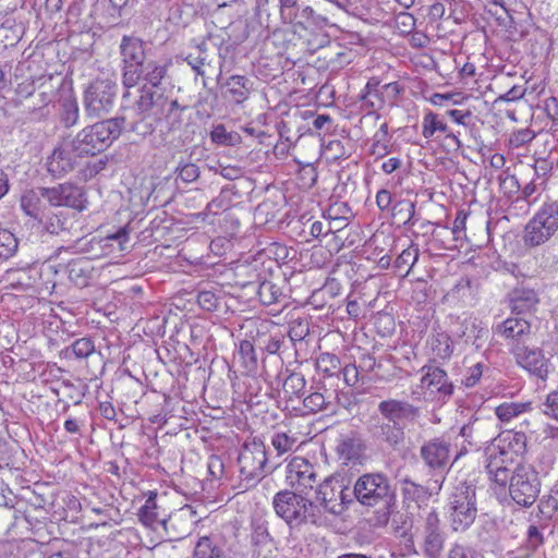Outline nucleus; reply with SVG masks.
<instances>
[{
	"instance_id": "1",
	"label": "nucleus",
	"mask_w": 558,
	"mask_h": 558,
	"mask_svg": "<svg viewBox=\"0 0 558 558\" xmlns=\"http://www.w3.org/2000/svg\"><path fill=\"white\" fill-rule=\"evenodd\" d=\"M353 495L365 507H378L380 524H386L395 506L396 493L389 478L381 472L365 473L360 476L353 488Z\"/></svg>"
},
{
	"instance_id": "2",
	"label": "nucleus",
	"mask_w": 558,
	"mask_h": 558,
	"mask_svg": "<svg viewBox=\"0 0 558 558\" xmlns=\"http://www.w3.org/2000/svg\"><path fill=\"white\" fill-rule=\"evenodd\" d=\"M126 128L125 117L119 116L82 129L72 140V147L81 157L95 156L106 150Z\"/></svg>"
},
{
	"instance_id": "3",
	"label": "nucleus",
	"mask_w": 558,
	"mask_h": 558,
	"mask_svg": "<svg viewBox=\"0 0 558 558\" xmlns=\"http://www.w3.org/2000/svg\"><path fill=\"white\" fill-rule=\"evenodd\" d=\"M302 493L283 490L274 497L276 513L282 518L290 527H300L303 523L317 524L322 519V509L318 505L301 496Z\"/></svg>"
},
{
	"instance_id": "4",
	"label": "nucleus",
	"mask_w": 558,
	"mask_h": 558,
	"mask_svg": "<svg viewBox=\"0 0 558 558\" xmlns=\"http://www.w3.org/2000/svg\"><path fill=\"white\" fill-rule=\"evenodd\" d=\"M450 527L456 533L466 532L477 517L475 487L465 482L457 485L449 497Z\"/></svg>"
},
{
	"instance_id": "5",
	"label": "nucleus",
	"mask_w": 558,
	"mask_h": 558,
	"mask_svg": "<svg viewBox=\"0 0 558 558\" xmlns=\"http://www.w3.org/2000/svg\"><path fill=\"white\" fill-rule=\"evenodd\" d=\"M118 84L111 77H96L87 84L83 93L84 112L89 119L108 114L116 101Z\"/></svg>"
},
{
	"instance_id": "6",
	"label": "nucleus",
	"mask_w": 558,
	"mask_h": 558,
	"mask_svg": "<svg viewBox=\"0 0 558 558\" xmlns=\"http://www.w3.org/2000/svg\"><path fill=\"white\" fill-rule=\"evenodd\" d=\"M558 230V202L545 203L526 223L523 241L529 247L546 243Z\"/></svg>"
},
{
	"instance_id": "7",
	"label": "nucleus",
	"mask_w": 558,
	"mask_h": 558,
	"mask_svg": "<svg viewBox=\"0 0 558 558\" xmlns=\"http://www.w3.org/2000/svg\"><path fill=\"white\" fill-rule=\"evenodd\" d=\"M507 485L512 500L522 507L532 506L541 492L538 474L529 464L517 465L509 475Z\"/></svg>"
},
{
	"instance_id": "8",
	"label": "nucleus",
	"mask_w": 558,
	"mask_h": 558,
	"mask_svg": "<svg viewBox=\"0 0 558 558\" xmlns=\"http://www.w3.org/2000/svg\"><path fill=\"white\" fill-rule=\"evenodd\" d=\"M240 473L243 480L257 481L272 471L268 465L266 446L260 439L254 438L245 442L238 458Z\"/></svg>"
},
{
	"instance_id": "9",
	"label": "nucleus",
	"mask_w": 558,
	"mask_h": 558,
	"mask_svg": "<svg viewBox=\"0 0 558 558\" xmlns=\"http://www.w3.org/2000/svg\"><path fill=\"white\" fill-rule=\"evenodd\" d=\"M420 547L425 558H441L447 541V533L441 524L438 512L432 509L422 518Z\"/></svg>"
},
{
	"instance_id": "10",
	"label": "nucleus",
	"mask_w": 558,
	"mask_h": 558,
	"mask_svg": "<svg viewBox=\"0 0 558 558\" xmlns=\"http://www.w3.org/2000/svg\"><path fill=\"white\" fill-rule=\"evenodd\" d=\"M420 456L429 470L439 474L447 472L453 464L451 437L442 435L427 440L421 446Z\"/></svg>"
},
{
	"instance_id": "11",
	"label": "nucleus",
	"mask_w": 558,
	"mask_h": 558,
	"mask_svg": "<svg viewBox=\"0 0 558 558\" xmlns=\"http://www.w3.org/2000/svg\"><path fill=\"white\" fill-rule=\"evenodd\" d=\"M44 199L52 207H69L77 211L87 209L88 201L84 187L64 182L51 187H41Z\"/></svg>"
},
{
	"instance_id": "12",
	"label": "nucleus",
	"mask_w": 558,
	"mask_h": 558,
	"mask_svg": "<svg viewBox=\"0 0 558 558\" xmlns=\"http://www.w3.org/2000/svg\"><path fill=\"white\" fill-rule=\"evenodd\" d=\"M146 43L138 37L123 36L120 43L122 61V85L125 81L137 77L136 71L148 60Z\"/></svg>"
},
{
	"instance_id": "13",
	"label": "nucleus",
	"mask_w": 558,
	"mask_h": 558,
	"mask_svg": "<svg viewBox=\"0 0 558 558\" xmlns=\"http://www.w3.org/2000/svg\"><path fill=\"white\" fill-rule=\"evenodd\" d=\"M351 495L349 489L343 485L342 480L337 477H328L317 489V500L319 508L332 514H340L344 509V504L349 502Z\"/></svg>"
},
{
	"instance_id": "14",
	"label": "nucleus",
	"mask_w": 558,
	"mask_h": 558,
	"mask_svg": "<svg viewBox=\"0 0 558 558\" xmlns=\"http://www.w3.org/2000/svg\"><path fill=\"white\" fill-rule=\"evenodd\" d=\"M511 353L519 366L542 380L547 379L549 360L545 357L539 348L518 342L512 347Z\"/></svg>"
},
{
	"instance_id": "15",
	"label": "nucleus",
	"mask_w": 558,
	"mask_h": 558,
	"mask_svg": "<svg viewBox=\"0 0 558 558\" xmlns=\"http://www.w3.org/2000/svg\"><path fill=\"white\" fill-rule=\"evenodd\" d=\"M421 388L437 400L445 401L453 395L454 386L449 380L447 373L437 366H423Z\"/></svg>"
},
{
	"instance_id": "16",
	"label": "nucleus",
	"mask_w": 558,
	"mask_h": 558,
	"mask_svg": "<svg viewBox=\"0 0 558 558\" xmlns=\"http://www.w3.org/2000/svg\"><path fill=\"white\" fill-rule=\"evenodd\" d=\"M81 158V155L72 147L71 141L63 142L47 158V171L53 178H63L78 166Z\"/></svg>"
},
{
	"instance_id": "17",
	"label": "nucleus",
	"mask_w": 558,
	"mask_h": 558,
	"mask_svg": "<svg viewBox=\"0 0 558 558\" xmlns=\"http://www.w3.org/2000/svg\"><path fill=\"white\" fill-rule=\"evenodd\" d=\"M286 473L287 483L299 493H306L317 482L314 465L302 457L292 458Z\"/></svg>"
},
{
	"instance_id": "18",
	"label": "nucleus",
	"mask_w": 558,
	"mask_h": 558,
	"mask_svg": "<svg viewBox=\"0 0 558 558\" xmlns=\"http://www.w3.org/2000/svg\"><path fill=\"white\" fill-rule=\"evenodd\" d=\"M378 412L387 422L405 427L407 423L415 422L420 416V408L405 400L387 399L378 404Z\"/></svg>"
},
{
	"instance_id": "19",
	"label": "nucleus",
	"mask_w": 558,
	"mask_h": 558,
	"mask_svg": "<svg viewBox=\"0 0 558 558\" xmlns=\"http://www.w3.org/2000/svg\"><path fill=\"white\" fill-rule=\"evenodd\" d=\"M500 450L493 442L486 448V471L489 478L501 487H506L509 475L512 473L514 460Z\"/></svg>"
},
{
	"instance_id": "20",
	"label": "nucleus",
	"mask_w": 558,
	"mask_h": 558,
	"mask_svg": "<svg viewBox=\"0 0 558 558\" xmlns=\"http://www.w3.org/2000/svg\"><path fill=\"white\" fill-rule=\"evenodd\" d=\"M169 65L170 61L148 59L144 62L143 66L136 71L138 74L137 77L133 81H125L123 87L129 89L143 81L144 85H147L150 88H159L162 81L168 75Z\"/></svg>"
},
{
	"instance_id": "21",
	"label": "nucleus",
	"mask_w": 558,
	"mask_h": 558,
	"mask_svg": "<svg viewBox=\"0 0 558 558\" xmlns=\"http://www.w3.org/2000/svg\"><path fill=\"white\" fill-rule=\"evenodd\" d=\"M192 508L186 506L182 508L179 513L170 515L168 520L160 519L157 512L156 500L155 498L149 497L141 507L138 511V519L144 525L150 529H156L158 524H161L166 530H168L169 526H174V523L186 518H192Z\"/></svg>"
},
{
	"instance_id": "22",
	"label": "nucleus",
	"mask_w": 558,
	"mask_h": 558,
	"mask_svg": "<svg viewBox=\"0 0 558 558\" xmlns=\"http://www.w3.org/2000/svg\"><path fill=\"white\" fill-rule=\"evenodd\" d=\"M437 133L445 134L446 141L452 144L456 148H460L462 146L461 141L458 135L451 132L439 114L427 111L422 120V135L426 140L434 138Z\"/></svg>"
},
{
	"instance_id": "23",
	"label": "nucleus",
	"mask_w": 558,
	"mask_h": 558,
	"mask_svg": "<svg viewBox=\"0 0 558 558\" xmlns=\"http://www.w3.org/2000/svg\"><path fill=\"white\" fill-rule=\"evenodd\" d=\"M498 332L509 340L510 350L518 343H527L531 338V324L525 318L510 317L498 326Z\"/></svg>"
},
{
	"instance_id": "24",
	"label": "nucleus",
	"mask_w": 558,
	"mask_h": 558,
	"mask_svg": "<svg viewBox=\"0 0 558 558\" xmlns=\"http://www.w3.org/2000/svg\"><path fill=\"white\" fill-rule=\"evenodd\" d=\"M222 87L226 88V98L235 105H242L253 92V82L245 75L234 74L225 81Z\"/></svg>"
},
{
	"instance_id": "25",
	"label": "nucleus",
	"mask_w": 558,
	"mask_h": 558,
	"mask_svg": "<svg viewBox=\"0 0 558 558\" xmlns=\"http://www.w3.org/2000/svg\"><path fill=\"white\" fill-rule=\"evenodd\" d=\"M512 313L518 315L533 312L538 303V298L533 289L517 287L509 294Z\"/></svg>"
},
{
	"instance_id": "26",
	"label": "nucleus",
	"mask_w": 558,
	"mask_h": 558,
	"mask_svg": "<svg viewBox=\"0 0 558 558\" xmlns=\"http://www.w3.org/2000/svg\"><path fill=\"white\" fill-rule=\"evenodd\" d=\"M444 480V476L436 477L425 487L409 478H403L401 482V490L403 496L408 499L415 501L424 500L432 496V494H437L441 489Z\"/></svg>"
},
{
	"instance_id": "27",
	"label": "nucleus",
	"mask_w": 558,
	"mask_h": 558,
	"mask_svg": "<svg viewBox=\"0 0 558 558\" xmlns=\"http://www.w3.org/2000/svg\"><path fill=\"white\" fill-rule=\"evenodd\" d=\"M492 442L502 450L504 456L508 454L514 460L525 451L526 436L523 433L506 432L498 435Z\"/></svg>"
},
{
	"instance_id": "28",
	"label": "nucleus",
	"mask_w": 558,
	"mask_h": 558,
	"mask_svg": "<svg viewBox=\"0 0 558 558\" xmlns=\"http://www.w3.org/2000/svg\"><path fill=\"white\" fill-rule=\"evenodd\" d=\"M36 221V229L41 233L57 235L66 230V217L63 213H56L50 207L41 213Z\"/></svg>"
},
{
	"instance_id": "29",
	"label": "nucleus",
	"mask_w": 558,
	"mask_h": 558,
	"mask_svg": "<svg viewBox=\"0 0 558 558\" xmlns=\"http://www.w3.org/2000/svg\"><path fill=\"white\" fill-rule=\"evenodd\" d=\"M303 409L304 414L324 412L327 415H332L338 412V403L331 396H325L322 392L315 391L303 399Z\"/></svg>"
},
{
	"instance_id": "30",
	"label": "nucleus",
	"mask_w": 558,
	"mask_h": 558,
	"mask_svg": "<svg viewBox=\"0 0 558 558\" xmlns=\"http://www.w3.org/2000/svg\"><path fill=\"white\" fill-rule=\"evenodd\" d=\"M68 277L77 287H86L92 279L93 266L87 257L72 259L68 266Z\"/></svg>"
},
{
	"instance_id": "31",
	"label": "nucleus",
	"mask_w": 558,
	"mask_h": 558,
	"mask_svg": "<svg viewBox=\"0 0 558 558\" xmlns=\"http://www.w3.org/2000/svg\"><path fill=\"white\" fill-rule=\"evenodd\" d=\"M160 99L161 95L154 90V88L143 85L140 89V97L134 104V111L138 117V121H144L148 118Z\"/></svg>"
},
{
	"instance_id": "32",
	"label": "nucleus",
	"mask_w": 558,
	"mask_h": 558,
	"mask_svg": "<svg viewBox=\"0 0 558 558\" xmlns=\"http://www.w3.org/2000/svg\"><path fill=\"white\" fill-rule=\"evenodd\" d=\"M364 449L365 446L362 439L355 435L342 437L336 448L340 459L347 462L359 460L362 457Z\"/></svg>"
},
{
	"instance_id": "33",
	"label": "nucleus",
	"mask_w": 558,
	"mask_h": 558,
	"mask_svg": "<svg viewBox=\"0 0 558 558\" xmlns=\"http://www.w3.org/2000/svg\"><path fill=\"white\" fill-rule=\"evenodd\" d=\"M43 199L41 187L26 191L21 198V207L27 216L36 220L48 207Z\"/></svg>"
},
{
	"instance_id": "34",
	"label": "nucleus",
	"mask_w": 558,
	"mask_h": 558,
	"mask_svg": "<svg viewBox=\"0 0 558 558\" xmlns=\"http://www.w3.org/2000/svg\"><path fill=\"white\" fill-rule=\"evenodd\" d=\"M391 153L388 123L384 122L375 132L372 138L371 154L378 158H384Z\"/></svg>"
},
{
	"instance_id": "35",
	"label": "nucleus",
	"mask_w": 558,
	"mask_h": 558,
	"mask_svg": "<svg viewBox=\"0 0 558 558\" xmlns=\"http://www.w3.org/2000/svg\"><path fill=\"white\" fill-rule=\"evenodd\" d=\"M530 410V402H504L495 409V414L501 422L508 423Z\"/></svg>"
},
{
	"instance_id": "36",
	"label": "nucleus",
	"mask_w": 558,
	"mask_h": 558,
	"mask_svg": "<svg viewBox=\"0 0 558 558\" xmlns=\"http://www.w3.org/2000/svg\"><path fill=\"white\" fill-rule=\"evenodd\" d=\"M306 387V379L301 373H290L283 380L282 392L286 398L300 399Z\"/></svg>"
},
{
	"instance_id": "37",
	"label": "nucleus",
	"mask_w": 558,
	"mask_h": 558,
	"mask_svg": "<svg viewBox=\"0 0 558 558\" xmlns=\"http://www.w3.org/2000/svg\"><path fill=\"white\" fill-rule=\"evenodd\" d=\"M193 558H225V554L211 537L202 536L195 544Z\"/></svg>"
},
{
	"instance_id": "38",
	"label": "nucleus",
	"mask_w": 558,
	"mask_h": 558,
	"mask_svg": "<svg viewBox=\"0 0 558 558\" xmlns=\"http://www.w3.org/2000/svg\"><path fill=\"white\" fill-rule=\"evenodd\" d=\"M379 437L391 447H397L404 440V428L398 423L393 424L384 420L378 426Z\"/></svg>"
},
{
	"instance_id": "39",
	"label": "nucleus",
	"mask_w": 558,
	"mask_h": 558,
	"mask_svg": "<svg viewBox=\"0 0 558 558\" xmlns=\"http://www.w3.org/2000/svg\"><path fill=\"white\" fill-rule=\"evenodd\" d=\"M430 349L435 357L447 360L453 352L451 338L445 332H438L430 339Z\"/></svg>"
},
{
	"instance_id": "40",
	"label": "nucleus",
	"mask_w": 558,
	"mask_h": 558,
	"mask_svg": "<svg viewBox=\"0 0 558 558\" xmlns=\"http://www.w3.org/2000/svg\"><path fill=\"white\" fill-rule=\"evenodd\" d=\"M8 288L16 292H35L34 280L24 270L13 271L7 277Z\"/></svg>"
},
{
	"instance_id": "41",
	"label": "nucleus",
	"mask_w": 558,
	"mask_h": 558,
	"mask_svg": "<svg viewBox=\"0 0 558 558\" xmlns=\"http://www.w3.org/2000/svg\"><path fill=\"white\" fill-rule=\"evenodd\" d=\"M415 202L409 199H401L397 202L392 208V215L405 227H413L416 223L415 216Z\"/></svg>"
},
{
	"instance_id": "42",
	"label": "nucleus",
	"mask_w": 558,
	"mask_h": 558,
	"mask_svg": "<svg viewBox=\"0 0 558 558\" xmlns=\"http://www.w3.org/2000/svg\"><path fill=\"white\" fill-rule=\"evenodd\" d=\"M78 117L80 109L76 99L71 96L64 98L61 104L60 113L61 122L63 123V125L65 128L74 126L78 121Z\"/></svg>"
},
{
	"instance_id": "43",
	"label": "nucleus",
	"mask_w": 558,
	"mask_h": 558,
	"mask_svg": "<svg viewBox=\"0 0 558 558\" xmlns=\"http://www.w3.org/2000/svg\"><path fill=\"white\" fill-rule=\"evenodd\" d=\"M257 293L260 302L264 305H272L279 303L281 299L284 298L281 289L270 281H264L260 283Z\"/></svg>"
},
{
	"instance_id": "44",
	"label": "nucleus",
	"mask_w": 558,
	"mask_h": 558,
	"mask_svg": "<svg viewBox=\"0 0 558 558\" xmlns=\"http://www.w3.org/2000/svg\"><path fill=\"white\" fill-rule=\"evenodd\" d=\"M316 368L324 376L331 377L341 371L340 360L331 353H322L316 361Z\"/></svg>"
},
{
	"instance_id": "45",
	"label": "nucleus",
	"mask_w": 558,
	"mask_h": 558,
	"mask_svg": "<svg viewBox=\"0 0 558 558\" xmlns=\"http://www.w3.org/2000/svg\"><path fill=\"white\" fill-rule=\"evenodd\" d=\"M210 138L214 143L223 146H235L241 141L239 133L229 132L223 124H218L213 129Z\"/></svg>"
},
{
	"instance_id": "46",
	"label": "nucleus",
	"mask_w": 558,
	"mask_h": 558,
	"mask_svg": "<svg viewBox=\"0 0 558 558\" xmlns=\"http://www.w3.org/2000/svg\"><path fill=\"white\" fill-rule=\"evenodd\" d=\"M17 239L15 235L7 230L0 229V260H7L17 251Z\"/></svg>"
},
{
	"instance_id": "47",
	"label": "nucleus",
	"mask_w": 558,
	"mask_h": 558,
	"mask_svg": "<svg viewBox=\"0 0 558 558\" xmlns=\"http://www.w3.org/2000/svg\"><path fill=\"white\" fill-rule=\"evenodd\" d=\"M279 15L283 24H292L298 19V0H278Z\"/></svg>"
},
{
	"instance_id": "48",
	"label": "nucleus",
	"mask_w": 558,
	"mask_h": 558,
	"mask_svg": "<svg viewBox=\"0 0 558 558\" xmlns=\"http://www.w3.org/2000/svg\"><path fill=\"white\" fill-rule=\"evenodd\" d=\"M184 60L186 63L195 71L197 75L204 76L205 72L203 70L204 65H209L210 62L207 60L206 48L205 45L197 46V53H189Z\"/></svg>"
},
{
	"instance_id": "49",
	"label": "nucleus",
	"mask_w": 558,
	"mask_h": 558,
	"mask_svg": "<svg viewBox=\"0 0 558 558\" xmlns=\"http://www.w3.org/2000/svg\"><path fill=\"white\" fill-rule=\"evenodd\" d=\"M420 256V248L417 245H410L403 250L396 259V267L399 269L408 268L405 274L408 275L412 267L415 265Z\"/></svg>"
},
{
	"instance_id": "50",
	"label": "nucleus",
	"mask_w": 558,
	"mask_h": 558,
	"mask_svg": "<svg viewBox=\"0 0 558 558\" xmlns=\"http://www.w3.org/2000/svg\"><path fill=\"white\" fill-rule=\"evenodd\" d=\"M71 351L76 359H86L95 352V344L90 338H80L75 340L70 348L66 349V353Z\"/></svg>"
},
{
	"instance_id": "51",
	"label": "nucleus",
	"mask_w": 558,
	"mask_h": 558,
	"mask_svg": "<svg viewBox=\"0 0 558 558\" xmlns=\"http://www.w3.org/2000/svg\"><path fill=\"white\" fill-rule=\"evenodd\" d=\"M296 438L284 432H277L271 437V445L278 452V456L284 454L293 449Z\"/></svg>"
},
{
	"instance_id": "52",
	"label": "nucleus",
	"mask_w": 558,
	"mask_h": 558,
	"mask_svg": "<svg viewBox=\"0 0 558 558\" xmlns=\"http://www.w3.org/2000/svg\"><path fill=\"white\" fill-rule=\"evenodd\" d=\"M539 519L550 521L558 509V499L553 495H544L537 506Z\"/></svg>"
},
{
	"instance_id": "53",
	"label": "nucleus",
	"mask_w": 558,
	"mask_h": 558,
	"mask_svg": "<svg viewBox=\"0 0 558 558\" xmlns=\"http://www.w3.org/2000/svg\"><path fill=\"white\" fill-rule=\"evenodd\" d=\"M231 206V198L227 191H221L220 194L211 199L205 209V213L198 214V216H203L206 214L217 215L220 210H227Z\"/></svg>"
},
{
	"instance_id": "54",
	"label": "nucleus",
	"mask_w": 558,
	"mask_h": 558,
	"mask_svg": "<svg viewBox=\"0 0 558 558\" xmlns=\"http://www.w3.org/2000/svg\"><path fill=\"white\" fill-rule=\"evenodd\" d=\"M252 544L255 547L272 546V538L264 523H256L253 525Z\"/></svg>"
},
{
	"instance_id": "55",
	"label": "nucleus",
	"mask_w": 558,
	"mask_h": 558,
	"mask_svg": "<svg viewBox=\"0 0 558 558\" xmlns=\"http://www.w3.org/2000/svg\"><path fill=\"white\" fill-rule=\"evenodd\" d=\"M310 332V325L305 318L293 319L289 327V337L292 341H302Z\"/></svg>"
},
{
	"instance_id": "56",
	"label": "nucleus",
	"mask_w": 558,
	"mask_h": 558,
	"mask_svg": "<svg viewBox=\"0 0 558 558\" xmlns=\"http://www.w3.org/2000/svg\"><path fill=\"white\" fill-rule=\"evenodd\" d=\"M239 355L245 368L251 371L256 367L257 359L254 347L250 341L245 340L240 343Z\"/></svg>"
},
{
	"instance_id": "57",
	"label": "nucleus",
	"mask_w": 558,
	"mask_h": 558,
	"mask_svg": "<svg viewBox=\"0 0 558 558\" xmlns=\"http://www.w3.org/2000/svg\"><path fill=\"white\" fill-rule=\"evenodd\" d=\"M197 303L203 310L214 312L219 305V298L213 291L204 290L198 292Z\"/></svg>"
},
{
	"instance_id": "58",
	"label": "nucleus",
	"mask_w": 558,
	"mask_h": 558,
	"mask_svg": "<svg viewBox=\"0 0 558 558\" xmlns=\"http://www.w3.org/2000/svg\"><path fill=\"white\" fill-rule=\"evenodd\" d=\"M535 137L534 131L530 129H521L513 132L509 138L510 146L519 148L533 141Z\"/></svg>"
},
{
	"instance_id": "59",
	"label": "nucleus",
	"mask_w": 558,
	"mask_h": 558,
	"mask_svg": "<svg viewBox=\"0 0 558 558\" xmlns=\"http://www.w3.org/2000/svg\"><path fill=\"white\" fill-rule=\"evenodd\" d=\"M447 558H476V551L468 545L454 543L450 546Z\"/></svg>"
},
{
	"instance_id": "60",
	"label": "nucleus",
	"mask_w": 558,
	"mask_h": 558,
	"mask_svg": "<svg viewBox=\"0 0 558 558\" xmlns=\"http://www.w3.org/2000/svg\"><path fill=\"white\" fill-rule=\"evenodd\" d=\"M544 544V536L539 529L531 524L526 531V545L531 550H536Z\"/></svg>"
},
{
	"instance_id": "61",
	"label": "nucleus",
	"mask_w": 558,
	"mask_h": 558,
	"mask_svg": "<svg viewBox=\"0 0 558 558\" xmlns=\"http://www.w3.org/2000/svg\"><path fill=\"white\" fill-rule=\"evenodd\" d=\"M484 364L476 363L473 366L469 367L464 378L462 379V384L465 387H474L483 376Z\"/></svg>"
},
{
	"instance_id": "62",
	"label": "nucleus",
	"mask_w": 558,
	"mask_h": 558,
	"mask_svg": "<svg viewBox=\"0 0 558 558\" xmlns=\"http://www.w3.org/2000/svg\"><path fill=\"white\" fill-rule=\"evenodd\" d=\"M378 86H379V81L376 77H372L368 80L364 89L362 90L360 98L364 104H366L371 108H374L375 104L369 100V97L373 95L378 97Z\"/></svg>"
},
{
	"instance_id": "63",
	"label": "nucleus",
	"mask_w": 558,
	"mask_h": 558,
	"mask_svg": "<svg viewBox=\"0 0 558 558\" xmlns=\"http://www.w3.org/2000/svg\"><path fill=\"white\" fill-rule=\"evenodd\" d=\"M199 177V168L195 163L183 165L178 172V178L185 183L194 182Z\"/></svg>"
},
{
	"instance_id": "64",
	"label": "nucleus",
	"mask_w": 558,
	"mask_h": 558,
	"mask_svg": "<svg viewBox=\"0 0 558 558\" xmlns=\"http://www.w3.org/2000/svg\"><path fill=\"white\" fill-rule=\"evenodd\" d=\"M208 473L213 478H220L223 475L225 465L219 456H210L208 459Z\"/></svg>"
}]
</instances>
